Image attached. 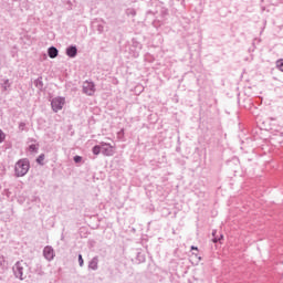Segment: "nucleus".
<instances>
[{"instance_id": "f257e3e1", "label": "nucleus", "mask_w": 283, "mask_h": 283, "mask_svg": "<svg viewBox=\"0 0 283 283\" xmlns=\"http://www.w3.org/2000/svg\"><path fill=\"white\" fill-rule=\"evenodd\" d=\"M12 271L17 280H25V277H28V263L24 261H17L12 268Z\"/></svg>"}, {"instance_id": "f03ea898", "label": "nucleus", "mask_w": 283, "mask_h": 283, "mask_svg": "<svg viewBox=\"0 0 283 283\" xmlns=\"http://www.w3.org/2000/svg\"><path fill=\"white\" fill-rule=\"evenodd\" d=\"M30 171V160L28 158L20 159L15 163L14 174L17 178H23Z\"/></svg>"}, {"instance_id": "7ed1b4c3", "label": "nucleus", "mask_w": 283, "mask_h": 283, "mask_svg": "<svg viewBox=\"0 0 283 283\" xmlns=\"http://www.w3.org/2000/svg\"><path fill=\"white\" fill-rule=\"evenodd\" d=\"M83 94H86V96H94L96 94V85L94 82L85 81L82 86Z\"/></svg>"}, {"instance_id": "20e7f679", "label": "nucleus", "mask_w": 283, "mask_h": 283, "mask_svg": "<svg viewBox=\"0 0 283 283\" xmlns=\"http://www.w3.org/2000/svg\"><path fill=\"white\" fill-rule=\"evenodd\" d=\"M63 105H65V97L57 96L51 101V107L55 113L61 112V109H63Z\"/></svg>"}, {"instance_id": "39448f33", "label": "nucleus", "mask_w": 283, "mask_h": 283, "mask_svg": "<svg viewBox=\"0 0 283 283\" xmlns=\"http://www.w3.org/2000/svg\"><path fill=\"white\" fill-rule=\"evenodd\" d=\"M43 256L45 258V260H48V262H52V260H54V248H52V245H46L43 249Z\"/></svg>"}, {"instance_id": "423d86ee", "label": "nucleus", "mask_w": 283, "mask_h": 283, "mask_svg": "<svg viewBox=\"0 0 283 283\" xmlns=\"http://www.w3.org/2000/svg\"><path fill=\"white\" fill-rule=\"evenodd\" d=\"M103 156H114V147L107 143H102Z\"/></svg>"}, {"instance_id": "0eeeda50", "label": "nucleus", "mask_w": 283, "mask_h": 283, "mask_svg": "<svg viewBox=\"0 0 283 283\" xmlns=\"http://www.w3.org/2000/svg\"><path fill=\"white\" fill-rule=\"evenodd\" d=\"M76 54H78V49L76 45L66 48V56H70V59H75Z\"/></svg>"}, {"instance_id": "6e6552de", "label": "nucleus", "mask_w": 283, "mask_h": 283, "mask_svg": "<svg viewBox=\"0 0 283 283\" xmlns=\"http://www.w3.org/2000/svg\"><path fill=\"white\" fill-rule=\"evenodd\" d=\"M88 269H91V271H98V256H94L88 262Z\"/></svg>"}, {"instance_id": "1a4fd4ad", "label": "nucleus", "mask_w": 283, "mask_h": 283, "mask_svg": "<svg viewBox=\"0 0 283 283\" xmlns=\"http://www.w3.org/2000/svg\"><path fill=\"white\" fill-rule=\"evenodd\" d=\"M48 54L50 59H56L59 56V49H56V46H51L48 49Z\"/></svg>"}, {"instance_id": "9d476101", "label": "nucleus", "mask_w": 283, "mask_h": 283, "mask_svg": "<svg viewBox=\"0 0 283 283\" xmlns=\"http://www.w3.org/2000/svg\"><path fill=\"white\" fill-rule=\"evenodd\" d=\"M34 85L38 90H43V77H38L35 81H34Z\"/></svg>"}, {"instance_id": "9b49d317", "label": "nucleus", "mask_w": 283, "mask_h": 283, "mask_svg": "<svg viewBox=\"0 0 283 283\" xmlns=\"http://www.w3.org/2000/svg\"><path fill=\"white\" fill-rule=\"evenodd\" d=\"M92 151H93L94 156H98V154H101V153L103 154V147L99 145H96L93 147Z\"/></svg>"}, {"instance_id": "f8f14e48", "label": "nucleus", "mask_w": 283, "mask_h": 283, "mask_svg": "<svg viewBox=\"0 0 283 283\" xmlns=\"http://www.w3.org/2000/svg\"><path fill=\"white\" fill-rule=\"evenodd\" d=\"M136 260L138 261L139 264H143V262H145V254L138 252L136 255Z\"/></svg>"}, {"instance_id": "ddd939ff", "label": "nucleus", "mask_w": 283, "mask_h": 283, "mask_svg": "<svg viewBox=\"0 0 283 283\" xmlns=\"http://www.w3.org/2000/svg\"><path fill=\"white\" fill-rule=\"evenodd\" d=\"M276 67L280 70V72H283V59L276 61Z\"/></svg>"}, {"instance_id": "4468645a", "label": "nucleus", "mask_w": 283, "mask_h": 283, "mask_svg": "<svg viewBox=\"0 0 283 283\" xmlns=\"http://www.w3.org/2000/svg\"><path fill=\"white\" fill-rule=\"evenodd\" d=\"M43 160H45V155H44V154H41V155L36 158L38 165H43Z\"/></svg>"}, {"instance_id": "2eb2a0df", "label": "nucleus", "mask_w": 283, "mask_h": 283, "mask_svg": "<svg viewBox=\"0 0 283 283\" xmlns=\"http://www.w3.org/2000/svg\"><path fill=\"white\" fill-rule=\"evenodd\" d=\"M126 14H128V17H136V9H127Z\"/></svg>"}, {"instance_id": "dca6fc26", "label": "nucleus", "mask_w": 283, "mask_h": 283, "mask_svg": "<svg viewBox=\"0 0 283 283\" xmlns=\"http://www.w3.org/2000/svg\"><path fill=\"white\" fill-rule=\"evenodd\" d=\"M29 151H35V153H38V151H39V146H38V145H34V144L30 145V146H29Z\"/></svg>"}, {"instance_id": "f3484780", "label": "nucleus", "mask_w": 283, "mask_h": 283, "mask_svg": "<svg viewBox=\"0 0 283 283\" xmlns=\"http://www.w3.org/2000/svg\"><path fill=\"white\" fill-rule=\"evenodd\" d=\"M78 264L80 266H84L85 262L83 261V254H78Z\"/></svg>"}, {"instance_id": "a211bd4d", "label": "nucleus", "mask_w": 283, "mask_h": 283, "mask_svg": "<svg viewBox=\"0 0 283 283\" xmlns=\"http://www.w3.org/2000/svg\"><path fill=\"white\" fill-rule=\"evenodd\" d=\"M3 140H6V133L0 129V143H3Z\"/></svg>"}, {"instance_id": "6ab92c4d", "label": "nucleus", "mask_w": 283, "mask_h": 283, "mask_svg": "<svg viewBox=\"0 0 283 283\" xmlns=\"http://www.w3.org/2000/svg\"><path fill=\"white\" fill-rule=\"evenodd\" d=\"M73 160H74V163L78 164V163H81V160H83V157L76 155L75 157H73Z\"/></svg>"}, {"instance_id": "aec40b11", "label": "nucleus", "mask_w": 283, "mask_h": 283, "mask_svg": "<svg viewBox=\"0 0 283 283\" xmlns=\"http://www.w3.org/2000/svg\"><path fill=\"white\" fill-rule=\"evenodd\" d=\"M19 129H20V132H24L25 130V123H20L19 124Z\"/></svg>"}, {"instance_id": "412c9836", "label": "nucleus", "mask_w": 283, "mask_h": 283, "mask_svg": "<svg viewBox=\"0 0 283 283\" xmlns=\"http://www.w3.org/2000/svg\"><path fill=\"white\" fill-rule=\"evenodd\" d=\"M212 235H213V239H212V242H220V239H218L217 237H216V231H212Z\"/></svg>"}, {"instance_id": "4be33fe9", "label": "nucleus", "mask_w": 283, "mask_h": 283, "mask_svg": "<svg viewBox=\"0 0 283 283\" xmlns=\"http://www.w3.org/2000/svg\"><path fill=\"white\" fill-rule=\"evenodd\" d=\"M8 83H9V80H7V81L4 82V91L8 90Z\"/></svg>"}, {"instance_id": "5701e85b", "label": "nucleus", "mask_w": 283, "mask_h": 283, "mask_svg": "<svg viewBox=\"0 0 283 283\" xmlns=\"http://www.w3.org/2000/svg\"><path fill=\"white\" fill-rule=\"evenodd\" d=\"M191 251H198V247L191 245Z\"/></svg>"}, {"instance_id": "b1692460", "label": "nucleus", "mask_w": 283, "mask_h": 283, "mask_svg": "<svg viewBox=\"0 0 283 283\" xmlns=\"http://www.w3.org/2000/svg\"><path fill=\"white\" fill-rule=\"evenodd\" d=\"M97 30L102 33L103 32V25H98Z\"/></svg>"}, {"instance_id": "393cba45", "label": "nucleus", "mask_w": 283, "mask_h": 283, "mask_svg": "<svg viewBox=\"0 0 283 283\" xmlns=\"http://www.w3.org/2000/svg\"><path fill=\"white\" fill-rule=\"evenodd\" d=\"M196 258H198V254H196V253H192Z\"/></svg>"}, {"instance_id": "a878e982", "label": "nucleus", "mask_w": 283, "mask_h": 283, "mask_svg": "<svg viewBox=\"0 0 283 283\" xmlns=\"http://www.w3.org/2000/svg\"><path fill=\"white\" fill-rule=\"evenodd\" d=\"M198 260H202V258L198 256Z\"/></svg>"}]
</instances>
